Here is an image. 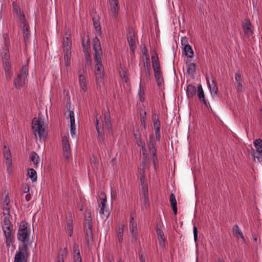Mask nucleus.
I'll list each match as a JSON object with an SVG mask.
<instances>
[{
	"instance_id": "38",
	"label": "nucleus",
	"mask_w": 262,
	"mask_h": 262,
	"mask_svg": "<svg viewBox=\"0 0 262 262\" xmlns=\"http://www.w3.org/2000/svg\"><path fill=\"white\" fill-rule=\"evenodd\" d=\"M28 175L31 179L33 182H36L37 180V173L36 171L32 168H30L28 170Z\"/></svg>"
},
{
	"instance_id": "45",
	"label": "nucleus",
	"mask_w": 262,
	"mask_h": 262,
	"mask_svg": "<svg viewBox=\"0 0 262 262\" xmlns=\"http://www.w3.org/2000/svg\"><path fill=\"white\" fill-rule=\"evenodd\" d=\"M95 75L97 82L101 83L103 78L104 72L95 73Z\"/></svg>"
},
{
	"instance_id": "10",
	"label": "nucleus",
	"mask_w": 262,
	"mask_h": 262,
	"mask_svg": "<svg viewBox=\"0 0 262 262\" xmlns=\"http://www.w3.org/2000/svg\"><path fill=\"white\" fill-rule=\"evenodd\" d=\"M152 120L154 124V128L155 131L156 138L157 141H159L161 139V123L159 119L158 115L156 114H154L152 116Z\"/></svg>"
},
{
	"instance_id": "46",
	"label": "nucleus",
	"mask_w": 262,
	"mask_h": 262,
	"mask_svg": "<svg viewBox=\"0 0 262 262\" xmlns=\"http://www.w3.org/2000/svg\"><path fill=\"white\" fill-rule=\"evenodd\" d=\"M3 209L4 215H7L8 216L10 215V208L9 204H3Z\"/></svg>"
},
{
	"instance_id": "4",
	"label": "nucleus",
	"mask_w": 262,
	"mask_h": 262,
	"mask_svg": "<svg viewBox=\"0 0 262 262\" xmlns=\"http://www.w3.org/2000/svg\"><path fill=\"white\" fill-rule=\"evenodd\" d=\"M72 41L70 37L63 38V48L64 54V62L66 67L70 66L71 63Z\"/></svg>"
},
{
	"instance_id": "34",
	"label": "nucleus",
	"mask_w": 262,
	"mask_h": 262,
	"mask_svg": "<svg viewBox=\"0 0 262 262\" xmlns=\"http://www.w3.org/2000/svg\"><path fill=\"white\" fill-rule=\"evenodd\" d=\"M95 61L96 62L95 73L104 72L103 66L101 63V58H95Z\"/></svg>"
},
{
	"instance_id": "29",
	"label": "nucleus",
	"mask_w": 262,
	"mask_h": 262,
	"mask_svg": "<svg viewBox=\"0 0 262 262\" xmlns=\"http://www.w3.org/2000/svg\"><path fill=\"white\" fill-rule=\"evenodd\" d=\"M68 254V249L64 248L63 249H60L58 251V255L57 257V262H64V259Z\"/></svg>"
},
{
	"instance_id": "60",
	"label": "nucleus",
	"mask_w": 262,
	"mask_h": 262,
	"mask_svg": "<svg viewBox=\"0 0 262 262\" xmlns=\"http://www.w3.org/2000/svg\"><path fill=\"white\" fill-rule=\"evenodd\" d=\"M139 257L140 262H145V259L143 257V255L142 254H139Z\"/></svg>"
},
{
	"instance_id": "30",
	"label": "nucleus",
	"mask_w": 262,
	"mask_h": 262,
	"mask_svg": "<svg viewBox=\"0 0 262 262\" xmlns=\"http://www.w3.org/2000/svg\"><path fill=\"white\" fill-rule=\"evenodd\" d=\"M79 82L81 90L85 92L87 90L86 78L82 74H80L79 76Z\"/></svg>"
},
{
	"instance_id": "33",
	"label": "nucleus",
	"mask_w": 262,
	"mask_h": 262,
	"mask_svg": "<svg viewBox=\"0 0 262 262\" xmlns=\"http://www.w3.org/2000/svg\"><path fill=\"white\" fill-rule=\"evenodd\" d=\"M195 64L191 62L190 60L186 61L187 72L189 74H193L195 71Z\"/></svg>"
},
{
	"instance_id": "24",
	"label": "nucleus",
	"mask_w": 262,
	"mask_h": 262,
	"mask_svg": "<svg viewBox=\"0 0 262 262\" xmlns=\"http://www.w3.org/2000/svg\"><path fill=\"white\" fill-rule=\"evenodd\" d=\"M69 117L70 120V134L72 137L75 135V124L74 113L73 111H70Z\"/></svg>"
},
{
	"instance_id": "64",
	"label": "nucleus",
	"mask_w": 262,
	"mask_h": 262,
	"mask_svg": "<svg viewBox=\"0 0 262 262\" xmlns=\"http://www.w3.org/2000/svg\"><path fill=\"white\" fill-rule=\"evenodd\" d=\"M118 241L119 243H121L123 241V236H118Z\"/></svg>"
},
{
	"instance_id": "58",
	"label": "nucleus",
	"mask_w": 262,
	"mask_h": 262,
	"mask_svg": "<svg viewBox=\"0 0 262 262\" xmlns=\"http://www.w3.org/2000/svg\"><path fill=\"white\" fill-rule=\"evenodd\" d=\"M29 191V187L28 186V185H26L24 187V188H23V192L24 193H27Z\"/></svg>"
},
{
	"instance_id": "23",
	"label": "nucleus",
	"mask_w": 262,
	"mask_h": 262,
	"mask_svg": "<svg viewBox=\"0 0 262 262\" xmlns=\"http://www.w3.org/2000/svg\"><path fill=\"white\" fill-rule=\"evenodd\" d=\"M156 232L158 236V238L159 243V246L161 248H164L165 246V237L163 231L157 228Z\"/></svg>"
},
{
	"instance_id": "13",
	"label": "nucleus",
	"mask_w": 262,
	"mask_h": 262,
	"mask_svg": "<svg viewBox=\"0 0 262 262\" xmlns=\"http://www.w3.org/2000/svg\"><path fill=\"white\" fill-rule=\"evenodd\" d=\"M6 237V245L7 247H10V245L14 241V232H12L13 228L5 229L3 230Z\"/></svg>"
},
{
	"instance_id": "3",
	"label": "nucleus",
	"mask_w": 262,
	"mask_h": 262,
	"mask_svg": "<svg viewBox=\"0 0 262 262\" xmlns=\"http://www.w3.org/2000/svg\"><path fill=\"white\" fill-rule=\"evenodd\" d=\"M43 126L44 122L40 118L38 119L34 118L32 120V128L36 138H37V135H38L40 140L46 136L45 128Z\"/></svg>"
},
{
	"instance_id": "11",
	"label": "nucleus",
	"mask_w": 262,
	"mask_h": 262,
	"mask_svg": "<svg viewBox=\"0 0 262 262\" xmlns=\"http://www.w3.org/2000/svg\"><path fill=\"white\" fill-rule=\"evenodd\" d=\"M143 66L141 67V71L145 73L146 79L149 80L151 77V68L149 57H146L145 59H143Z\"/></svg>"
},
{
	"instance_id": "59",
	"label": "nucleus",
	"mask_w": 262,
	"mask_h": 262,
	"mask_svg": "<svg viewBox=\"0 0 262 262\" xmlns=\"http://www.w3.org/2000/svg\"><path fill=\"white\" fill-rule=\"evenodd\" d=\"M144 182L141 183V184L142 185L143 191H144V195H145V192L147 191V186L144 185Z\"/></svg>"
},
{
	"instance_id": "1",
	"label": "nucleus",
	"mask_w": 262,
	"mask_h": 262,
	"mask_svg": "<svg viewBox=\"0 0 262 262\" xmlns=\"http://www.w3.org/2000/svg\"><path fill=\"white\" fill-rule=\"evenodd\" d=\"M12 8L13 11L19 18L20 25L23 30L24 41L26 44L29 41L30 37L29 27L27 20L25 18L24 14L21 13L20 8L15 2L12 3Z\"/></svg>"
},
{
	"instance_id": "14",
	"label": "nucleus",
	"mask_w": 262,
	"mask_h": 262,
	"mask_svg": "<svg viewBox=\"0 0 262 262\" xmlns=\"http://www.w3.org/2000/svg\"><path fill=\"white\" fill-rule=\"evenodd\" d=\"M129 231L132 236L136 239L138 235V230L137 223L134 220L133 213H132L130 215Z\"/></svg>"
},
{
	"instance_id": "62",
	"label": "nucleus",
	"mask_w": 262,
	"mask_h": 262,
	"mask_svg": "<svg viewBox=\"0 0 262 262\" xmlns=\"http://www.w3.org/2000/svg\"><path fill=\"white\" fill-rule=\"evenodd\" d=\"M106 202H107V199H106V196L105 195L104 196V197L103 198H102L100 199V202H101V203H106Z\"/></svg>"
},
{
	"instance_id": "26",
	"label": "nucleus",
	"mask_w": 262,
	"mask_h": 262,
	"mask_svg": "<svg viewBox=\"0 0 262 262\" xmlns=\"http://www.w3.org/2000/svg\"><path fill=\"white\" fill-rule=\"evenodd\" d=\"M96 128L98 134V141L100 143L104 142V134L103 129L101 127H99V122L97 118H96Z\"/></svg>"
},
{
	"instance_id": "55",
	"label": "nucleus",
	"mask_w": 262,
	"mask_h": 262,
	"mask_svg": "<svg viewBox=\"0 0 262 262\" xmlns=\"http://www.w3.org/2000/svg\"><path fill=\"white\" fill-rule=\"evenodd\" d=\"M181 43L182 45L184 47L185 46H189V45L188 44V39L186 37H182L181 39Z\"/></svg>"
},
{
	"instance_id": "43",
	"label": "nucleus",
	"mask_w": 262,
	"mask_h": 262,
	"mask_svg": "<svg viewBox=\"0 0 262 262\" xmlns=\"http://www.w3.org/2000/svg\"><path fill=\"white\" fill-rule=\"evenodd\" d=\"M93 25L94 28L97 32H100L101 31V27L99 20L96 19L95 18H93Z\"/></svg>"
},
{
	"instance_id": "54",
	"label": "nucleus",
	"mask_w": 262,
	"mask_h": 262,
	"mask_svg": "<svg viewBox=\"0 0 262 262\" xmlns=\"http://www.w3.org/2000/svg\"><path fill=\"white\" fill-rule=\"evenodd\" d=\"M144 170L143 169L142 170H141V171L140 172V180L141 181V183H143L144 181Z\"/></svg>"
},
{
	"instance_id": "25",
	"label": "nucleus",
	"mask_w": 262,
	"mask_h": 262,
	"mask_svg": "<svg viewBox=\"0 0 262 262\" xmlns=\"http://www.w3.org/2000/svg\"><path fill=\"white\" fill-rule=\"evenodd\" d=\"M4 155L6 160V165L8 169L11 166V155L9 148H7L6 145L4 146Z\"/></svg>"
},
{
	"instance_id": "5",
	"label": "nucleus",
	"mask_w": 262,
	"mask_h": 262,
	"mask_svg": "<svg viewBox=\"0 0 262 262\" xmlns=\"http://www.w3.org/2000/svg\"><path fill=\"white\" fill-rule=\"evenodd\" d=\"M28 75V63L23 66L20 72L14 79V85L16 89H21L25 83L26 79Z\"/></svg>"
},
{
	"instance_id": "18",
	"label": "nucleus",
	"mask_w": 262,
	"mask_h": 262,
	"mask_svg": "<svg viewBox=\"0 0 262 262\" xmlns=\"http://www.w3.org/2000/svg\"><path fill=\"white\" fill-rule=\"evenodd\" d=\"M206 81L208 86L210 89L211 94L213 97H216L217 96L218 88L215 79L212 80L211 84L210 83L209 79L206 77Z\"/></svg>"
},
{
	"instance_id": "53",
	"label": "nucleus",
	"mask_w": 262,
	"mask_h": 262,
	"mask_svg": "<svg viewBox=\"0 0 262 262\" xmlns=\"http://www.w3.org/2000/svg\"><path fill=\"white\" fill-rule=\"evenodd\" d=\"M155 78H159L163 77L161 70L154 71Z\"/></svg>"
},
{
	"instance_id": "35",
	"label": "nucleus",
	"mask_w": 262,
	"mask_h": 262,
	"mask_svg": "<svg viewBox=\"0 0 262 262\" xmlns=\"http://www.w3.org/2000/svg\"><path fill=\"white\" fill-rule=\"evenodd\" d=\"M232 231L233 234L235 237H241L242 239L244 238V235L242 232L241 231V229H239V227L238 226V225H234L232 228Z\"/></svg>"
},
{
	"instance_id": "56",
	"label": "nucleus",
	"mask_w": 262,
	"mask_h": 262,
	"mask_svg": "<svg viewBox=\"0 0 262 262\" xmlns=\"http://www.w3.org/2000/svg\"><path fill=\"white\" fill-rule=\"evenodd\" d=\"M142 54L145 57H148V51L146 47L144 46L142 49Z\"/></svg>"
},
{
	"instance_id": "57",
	"label": "nucleus",
	"mask_w": 262,
	"mask_h": 262,
	"mask_svg": "<svg viewBox=\"0 0 262 262\" xmlns=\"http://www.w3.org/2000/svg\"><path fill=\"white\" fill-rule=\"evenodd\" d=\"M146 120V112H144V116H142L141 118V122L142 123H144V125H145V123Z\"/></svg>"
},
{
	"instance_id": "28",
	"label": "nucleus",
	"mask_w": 262,
	"mask_h": 262,
	"mask_svg": "<svg viewBox=\"0 0 262 262\" xmlns=\"http://www.w3.org/2000/svg\"><path fill=\"white\" fill-rule=\"evenodd\" d=\"M253 144L256 148L255 151H258L261 155L259 159L262 160V140L260 139H256L254 141Z\"/></svg>"
},
{
	"instance_id": "6",
	"label": "nucleus",
	"mask_w": 262,
	"mask_h": 262,
	"mask_svg": "<svg viewBox=\"0 0 262 262\" xmlns=\"http://www.w3.org/2000/svg\"><path fill=\"white\" fill-rule=\"evenodd\" d=\"M29 256L28 248L26 245L19 247L18 251L16 253L14 262H27Z\"/></svg>"
},
{
	"instance_id": "27",
	"label": "nucleus",
	"mask_w": 262,
	"mask_h": 262,
	"mask_svg": "<svg viewBox=\"0 0 262 262\" xmlns=\"http://www.w3.org/2000/svg\"><path fill=\"white\" fill-rule=\"evenodd\" d=\"M99 207L100 208L99 210V213L101 216V217L103 219H107L108 215H109V212L106 210H104L105 206H106V203H101L100 202V204L99 205Z\"/></svg>"
},
{
	"instance_id": "39",
	"label": "nucleus",
	"mask_w": 262,
	"mask_h": 262,
	"mask_svg": "<svg viewBox=\"0 0 262 262\" xmlns=\"http://www.w3.org/2000/svg\"><path fill=\"white\" fill-rule=\"evenodd\" d=\"M104 123L108 129H111L112 127L111 122L110 120V112H106L104 118Z\"/></svg>"
},
{
	"instance_id": "42",
	"label": "nucleus",
	"mask_w": 262,
	"mask_h": 262,
	"mask_svg": "<svg viewBox=\"0 0 262 262\" xmlns=\"http://www.w3.org/2000/svg\"><path fill=\"white\" fill-rule=\"evenodd\" d=\"M195 92L196 89L195 86L191 85H189L187 87L186 93L188 96H193V95L195 93Z\"/></svg>"
},
{
	"instance_id": "7",
	"label": "nucleus",
	"mask_w": 262,
	"mask_h": 262,
	"mask_svg": "<svg viewBox=\"0 0 262 262\" xmlns=\"http://www.w3.org/2000/svg\"><path fill=\"white\" fill-rule=\"evenodd\" d=\"M2 59L6 78L7 80H10L13 75V72L9 55L7 53H5L2 56Z\"/></svg>"
},
{
	"instance_id": "52",
	"label": "nucleus",
	"mask_w": 262,
	"mask_h": 262,
	"mask_svg": "<svg viewBox=\"0 0 262 262\" xmlns=\"http://www.w3.org/2000/svg\"><path fill=\"white\" fill-rule=\"evenodd\" d=\"M193 230L194 239V241L196 242L198 239V229L195 226H193Z\"/></svg>"
},
{
	"instance_id": "50",
	"label": "nucleus",
	"mask_w": 262,
	"mask_h": 262,
	"mask_svg": "<svg viewBox=\"0 0 262 262\" xmlns=\"http://www.w3.org/2000/svg\"><path fill=\"white\" fill-rule=\"evenodd\" d=\"M158 86L161 88L164 84V80L163 77L156 79Z\"/></svg>"
},
{
	"instance_id": "8",
	"label": "nucleus",
	"mask_w": 262,
	"mask_h": 262,
	"mask_svg": "<svg viewBox=\"0 0 262 262\" xmlns=\"http://www.w3.org/2000/svg\"><path fill=\"white\" fill-rule=\"evenodd\" d=\"M119 0H108V10L111 16L117 20L120 10Z\"/></svg>"
},
{
	"instance_id": "2",
	"label": "nucleus",
	"mask_w": 262,
	"mask_h": 262,
	"mask_svg": "<svg viewBox=\"0 0 262 262\" xmlns=\"http://www.w3.org/2000/svg\"><path fill=\"white\" fill-rule=\"evenodd\" d=\"M17 236L18 240L23 243L22 245H26L28 248L30 236V231L28 229V223L27 222H20Z\"/></svg>"
},
{
	"instance_id": "31",
	"label": "nucleus",
	"mask_w": 262,
	"mask_h": 262,
	"mask_svg": "<svg viewBox=\"0 0 262 262\" xmlns=\"http://www.w3.org/2000/svg\"><path fill=\"white\" fill-rule=\"evenodd\" d=\"M198 96L199 99L202 101L206 106H207V102L205 99L204 91L201 84L199 85L198 87Z\"/></svg>"
},
{
	"instance_id": "9",
	"label": "nucleus",
	"mask_w": 262,
	"mask_h": 262,
	"mask_svg": "<svg viewBox=\"0 0 262 262\" xmlns=\"http://www.w3.org/2000/svg\"><path fill=\"white\" fill-rule=\"evenodd\" d=\"M156 141L153 134L149 136V142L148 144L149 152L152 156V161L154 165H155L156 162L157 161L156 156V149L155 147Z\"/></svg>"
},
{
	"instance_id": "47",
	"label": "nucleus",
	"mask_w": 262,
	"mask_h": 262,
	"mask_svg": "<svg viewBox=\"0 0 262 262\" xmlns=\"http://www.w3.org/2000/svg\"><path fill=\"white\" fill-rule=\"evenodd\" d=\"M123 231H124V226L123 225H121V226H118L117 230V236H123Z\"/></svg>"
},
{
	"instance_id": "63",
	"label": "nucleus",
	"mask_w": 262,
	"mask_h": 262,
	"mask_svg": "<svg viewBox=\"0 0 262 262\" xmlns=\"http://www.w3.org/2000/svg\"><path fill=\"white\" fill-rule=\"evenodd\" d=\"M25 198L27 201H29L31 200V196L30 194H27Z\"/></svg>"
},
{
	"instance_id": "48",
	"label": "nucleus",
	"mask_w": 262,
	"mask_h": 262,
	"mask_svg": "<svg viewBox=\"0 0 262 262\" xmlns=\"http://www.w3.org/2000/svg\"><path fill=\"white\" fill-rule=\"evenodd\" d=\"M138 95L139 96V99L140 101L143 102L144 101V91L143 90L141 89V86H140V89L138 92Z\"/></svg>"
},
{
	"instance_id": "32",
	"label": "nucleus",
	"mask_w": 262,
	"mask_h": 262,
	"mask_svg": "<svg viewBox=\"0 0 262 262\" xmlns=\"http://www.w3.org/2000/svg\"><path fill=\"white\" fill-rule=\"evenodd\" d=\"M169 201L175 215L177 214V200L176 196L173 193H171L169 198Z\"/></svg>"
},
{
	"instance_id": "12",
	"label": "nucleus",
	"mask_w": 262,
	"mask_h": 262,
	"mask_svg": "<svg viewBox=\"0 0 262 262\" xmlns=\"http://www.w3.org/2000/svg\"><path fill=\"white\" fill-rule=\"evenodd\" d=\"M63 144V155L67 160H69L71 157V150L69 140L66 137L63 138L62 140Z\"/></svg>"
},
{
	"instance_id": "20",
	"label": "nucleus",
	"mask_w": 262,
	"mask_h": 262,
	"mask_svg": "<svg viewBox=\"0 0 262 262\" xmlns=\"http://www.w3.org/2000/svg\"><path fill=\"white\" fill-rule=\"evenodd\" d=\"M243 29L245 34L249 36L253 34V31L251 29V23L248 19H245L242 24Z\"/></svg>"
},
{
	"instance_id": "21",
	"label": "nucleus",
	"mask_w": 262,
	"mask_h": 262,
	"mask_svg": "<svg viewBox=\"0 0 262 262\" xmlns=\"http://www.w3.org/2000/svg\"><path fill=\"white\" fill-rule=\"evenodd\" d=\"M85 235L86 237V242L89 244L93 239V232L91 221L88 222L87 226L86 227Z\"/></svg>"
},
{
	"instance_id": "37",
	"label": "nucleus",
	"mask_w": 262,
	"mask_h": 262,
	"mask_svg": "<svg viewBox=\"0 0 262 262\" xmlns=\"http://www.w3.org/2000/svg\"><path fill=\"white\" fill-rule=\"evenodd\" d=\"M184 51L185 52V55L188 58H191L193 57L194 53L190 45L185 46V47H184Z\"/></svg>"
},
{
	"instance_id": "36",
	"label": "nucleus",
	"mask_w": 262,
	"mask_h": 262,
	"mask_svg": "<svg viewBox=\"0 0 262 262\" xmlns=\"http://www.w3.org/2000/svg\"><path fill=\"white\" fill-rule=\"evenodd\" d=\"M30 159L31 161L33 163L35 167L36 168L38 166V159L39 156L37 155L35 152L32 151L31 152L30 155Z\"/></svg>"
},
{
	"instance_id": "22",
	"label": "nucleus",
	"mask_w": 262,
	"mask_h": 262,
	"mask_svg": "<svg viewBox=\"0 0 262 262\" xmlns=\"http://www.w3.org/2000/svg\"><path fill=\"white\" fill-rule=\"evenodd\" d=\"M235 79L236 81V90L238 92H242L243 91V86L242 84V78L241 74L237 72L235 74Z\"/></svg>"
},
{
	"instance_id": "61",
	"label": "nucleus",
	"mask_w": 262,
	"mask_h": 262,
	"mask_svg": "<svg viewBox=\"0 0 262 262\" xmlns=\"http://www.w3.org/2000/svg\"><path fill=\"white\" fill-rule=\"evenodd\" d=\"M3 204H9V198H8V196H6L4 200V202H3Z\"/></svg>"
},
{
	"instance_id": "51",
	"label": "nucleus",
	"mask_w": 262,
	"mask_h": 262,
	"mask_svg": "<svg viewBox=\"0 0 262 262\" xmlns=\"http://www.w3.org/2000/svg\"><path fill=\"white\" fill-rule=\"evenodd\" d=\"M152 64V68H153V69H154V71H158V70H160L161 69H160V62L158 61L157 62H155Z\"/></svg>"
},
{
	"instance_id": "44",
	"label": "nucleus",
	"mask_w": 262,
	"mask_h": 262,
	"mask_svg": "<svg viewBox=\"0 0 262 262\" xmlns=\"http://www.w3.org/2000/svg\"><path fill=\"white\" fill-rule=\"evenodd\" d=\"M251 154L254 161L257 159L258 162L260 163L262 162V160H260V159H259V158L260 157L261 155L259 152H258V151H255V150L253 149Z\"/></svg>"
},
{
	"instance_id": "41",
	"label": "nucleus",
	"mask_w": 262,
	"mask_h": 262,
	"mask_svg": "<svg viewBox=\"0 0 262 262\" xmlns=\"http://www.w3.org/2000/svg\"><path fill=\"white\" fill-rule=\"evenodd\" d=\"M135 138L136 140V143L139 146H141L143 150L145 149V143L141 139L140 136H138L136 134H134Z\"/></svg>"
},
{
	"instance_id": "17",
	"label": "nucleus",
	"mask_w": 262,
	"mask_h": 262,
	"mask_svg": "<svg viewBox=\"0 0 262 262\" xmlns=\"http://www.w3.org/2000/svg\"><path fill=\"white\" fill-rule=\"evenodd\" d=\"M93 49L95 50V58H101L102 50L100 42L97 37H95L94 39Z\"/></svg>"
},
{
	"instance_id": "19",
	"label": "nucleus",
	"mask_w": 262,
	"mask_h": 262,
	"mask_svg": "<svg viewBox=\"0 0 262 262\" xmlns=\"http://www.w3.org/2000/svg\"><path fill=\"white\" fill-rule=\"evenodd\" d=\"M73 262H82V258L80 253L79 245L76 243H74L73 244Z\"/></svg>"
},
{
	"instance_id": "16",
	"label": "nucleus",
	"mask_w": 262,
	"mask_h": 262,
	"mask_svg": "<svg viewBox=\"0 0 262 262\" xmlns=\"http://www.w3.org/2000/svg\"><path fill=\"white\" fill-rule=\"evenodd\" d=\"M127 41L129 45L130 50L133 52L136 48V40L135 32L132 29H129L127 34Z\"/></svg>"
},
{
	"instance_id": "15",
	"label": "nucleus",
	"mask_w": 262,
	"mask_h": 262,
	"mask_svg": "<svg viewBox=\"0 0 262 262\" xmlns=\"http://www.w3.org/2000/svg\"><path fill=\"white\" fill-rule=\"evenodd\" d=\"M74 220V216L72 212H69L67 214L66 223H67V231L68 235L72 236L73 234V221Z\"/></svg>"
},
{
	"instance_id": "49",
	"label": "nucleus",
	"mask_w": 262,
	"mask_h": 262,
	"mask_svg": "<svg viewBox=\"0 0 262 262\" xmlns=\"http://www.w3.org/2000/svg\"><path fill=\"white\" fill-rule=\"evenodd\" d=\"M159 61L158 55L156 53H154V55L151 56V62L152 64Z\"/></svg>"
},
{
	"instance_id": "40",
	"label": "nucleus",
	"mask_w": 262,
	"mask_h": 262,
	"mask_svg": "<svg viewBox=\"0 0 262 262\" xmlns=\"http://www.w3.org/2000/svg\"><path fill=\"white\" fill-rule=\"evenodd\" d=\"M2 228L3 230L5 229L13 228V226L12 225L9 217L8 215L7 216H5L4 219V225L3 226Z\"/></svg>"
}]
</instances>
